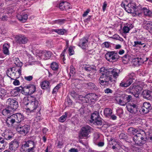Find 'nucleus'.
Wrapping results in <instances>:
<instances>
[{
  "label": "nucleus",
  "instance_id": "1",
  "mask_svg": "<svg viewBox=\"0 0 152 152\" xmlns=\"http://www.w3.org/2000/svg\"><path fill=\"white\" fill-rule=\"evenodd\" d=\"M16 66L12 68H10L7 72V75L11 79L14 80L18 78L21 75V68L23 65L22 63L18 58L16 59L14 61Z\"/></svg>",
  "mask_w": 152,
  "mask_h": 152
},
{
  "label": "nucleus",
  "instance_id": "2",
  "mask_svg": "<svg viewBox=\"0 0 152 152\" xmlns=\"http://www.w3.org/2000/svg\"><path fill=\"white\" fill-rule=\"evenodd\" d=\"M106 69L102 67L100 69V73L102 74L99 79V83L102 85H110L114 84V80L112 77L105 72Z\"/></svg>",
  "mask_w": 152,
  "mask_h": 152
},
{
  "label": "nucleus",
  "instance_id": "3",
  "mask_svg": "<svg viewBox=\"0 0 152 152\" xmlns=\"http://www.w3.org/2000/svg\"><path fill=\"white\" fill-rule=\"evenodd\" d=\"M121 6L128 13H134L136 15H137L140 12V6L139 5L137 6L134 2H132L127 5H126L124 2H122Z\"/></svg>",
  "mask_w": 152,
  "mask_h": 152
},
{
  "label": "nucleus",
  "instance_id": "4",
  "mask_svg": "<svg viewBox=\"0 0 152 152\" xmlns=\"http://www.w3.org/2000/svg\"><path fill=\"white\" fill-rule=\"evenodd\" d=\"M140 133L137 134L132 138L135 144L139 146H142L145 144L147 140L146 133L143 131Z\"/></svg>",
  "mask_w": 152,
  "mask_h": 152
},
{
  "label": "nucleus",
  "instance_id": "5",
  "mask_svg": "<svg viewBox=\"0 0 152 152\" xmlns=\"http://www.w3.org/2000/svg\"><path fill=\"white\" fill-rule=\"evenodd\" d=\"M36 143L33 141L29 140L23 143L20 148V152H34Z\"/></svg>",
  "mask_w": 152,
  "mask_h": 152
},
{
  "label": "nucleus",
  "instance_id": "6",
  "mask_svg": "<svg viewBox=\"0 0 152 152\" xmlns=\"http://www.w3.org/2000/svg\"><path fill=\"white\" fill-rule=\"evenodd\" d=\"M92 130L93 129L88 125L82 127L79 134V137L81 139L84 137H88V135L91 133Z\"/></svg>",
  "mask_w": 152,
  "mask_h": 152
},
{
  "label": "nucleus",
  "instance_id": "7",
  "mask_svg": "<svg viewBox=\"0 0 152 152\" xmlns=\"http://www.w3.org/2000/svg\"><path fill=\"white\" fill-rule=\"evenodd\" d=\"M31 99H30V101L27 106V110L30 111H33L37 109L40 105L38 99L35 98L31 96Z\"/></svg>",
  "mask_w": 152,
  "mask_h": 152
},
{
  "label": "nucleus",
  "instance_id": "8",
  "mask_svg": "<svg viewBox=\"0 0 152 152\" xmlns=\"http://www.w3.org/2000/svg\"><path fill=\"white\" fill-rule=\"evenodd\" d=\"M98 95L94 93H91L86 95L84 97H83L82 95H80L79 97L80 100L86 103H89L90 101L92 102V100H94V101L98 100Z\"/></svg>",
  "mask_w": 152,
  "mask_h": 152
},
{
  "label": "nucleus",
  "instance_id": "9",
  "mask_svg": "<svg viewBox=\"0 0 152 152\" xmlns=\"http://www.w3.org/2000/svg\"><path fill=\"white\" fill-rule=\"evenodd\" d=\"M106 70L105 72L112 77V79H113L114 82L115 83L117 78L119 76L120 72V69L116 68H111L107 69Z\"/></svg>",
  "mask_w": 152,
  "mask_h": 152
},
{
  "label": "nucleus",
  "instance_id": "10",
  "mask_svg": "<svg viewBox=\"0 0 152 152\" xmlns=\"http://www.w3.org/2000/svg\"><path fill=\"white\" fill-rule=\"evenodd\" d=\"M28 41V39L26 37L20 34L15 36L13 42L14 43L18 45L22 44H25Z\"/></svg>",
  "mask_w": 152,
  "mask_h": 152
},
{
  "label": "nucleus",
  "instance_id": "11",
  "mask_svg": "<svg viewBox=\"0 0 152 152\" xmlns=\"http://www.w3.org/2000/svg\"><path fill=\"white\" fill-rule=\"evenodd\" d=\"M36 88V86L32 84L25 86L24 87L23 94L25 95L31 94L35 92Z\"/></svg>",
  "mask_w": 152,
  "mask_h": 152
},
{
  "label": "nucleus",
  "instance_id": "12",
  "mask_svg": "<svg viewBox=\"0 0 152 152\" xmlns=\"http://www.w3.org/2000/svg\"><path fill=\"white\" fill-rule=\"evenodd\" d=\"M105 58L108 61L112 62L113 60L116 61L119 58L117 53L115 51L108 52L105 55Z\"/></svg>",
  "mask_w": 152,
  "mask_h": 152
},
{
  "label": "nucleus",
  "instance_id": "13",
  "mask_svg": "<svg viewBox=\"0 0 152 152\" xmlns=\"http://www.w3.org/2000/svg\"><path fill=\"white\" fill-rule=\"evenodd\" d=\"M17 131L22 134L26 135L30 129V126L28 125L23 126L20 124H18L16 127Z\"/></svg>",
  "mask_w": 152,
  "mask_h": 152
},
{
  "label": "nucleus",
  "instance_id": "14",
  "mask_svg": "<svg viewBox=\"0 0 152 152\" xmlns=\"http://www.w3.org/2000/svg\"><path fill=\"white\" fill-rule=\"evenodd\" d=\"M8 109L12 110H15L18 107V102L11 98H9L6 102Z\"/></svg>",
  "mask_w": 152,
  "mask_h": 152
},
{
  "label": "nucleus",
  "instance_id": "15",
  "mask_svg": "<svg viewBox=\"0 0 152 152\" xmlns=\"http://www.w3.org/2000/svg\"><path fill=\"white\" fill-rule=\"evenodd\" d=\"M126 107L130 113H135L138 111L137 106L133 103L128 104Z\"/></svg>",
  "mask_w": 152,
  "mask_h": 152
},
{
  "label": "nucleus",
  "instance_id": "16",
  "mask_svg": "<svg viewBox=\"0 0 152 152\" xmlns=\"http://www.w3.org/2000/svg\"><path fill=\"white\" fill-rule=\"evenodd\" d=\"M142 108V111L144 114L147 113L152 109L150 103L147 102L143 103Z\"/></svg>",
  "mask_w": 152,
  "mask_h": 152
},
{
  "label": "nucleus",
  "instance_id": "17",
  "mask_svg": "<svg viewBox=\"0 0 152 152\" xmlns=\"http://www.w3.org/2000/svg\"><path fill=\"white\" fill-rule=\"evenodd\" d=\"M15 118L13 115L6 118L5 121L8 126H13L14 124L16 123Z\"/></svg>",
  "mask_w": 152,
  "mask_h": 152
},
{
  "label": "nucleus",
  "instance_id": "18",
  "mask_svg": "<svg viewBox=\"0 0 152 152\" xmlns=\"http://www.w3.org/2000/svg\"><path fill=\"white\" fill-rule=\"evenodd\" d=\"M19 146V143L18 142L16 141H13L9 143V148L10 151L13 152L17 150Z\"/></svg>",
  "mask_w": 152,
  "mask_h": 152
},
{
  "label": "nucleus",
  "instance_id": "19",
  "mask_svg": "<svg viewBox=\"0 0 152 152\" xmlns=\"http://www.w3.org/2000/svg\"><path fill=\"white\" fill-rule=\"evenodd\" d=\"M39 56L43 57L44 59L47 60L50 58L51 56V53L50 51L45 50L41 51L39 53Z\"/></svg>",
  "mask_w": 152,
  "mask_h": 152
},
{
  "label": "nucleus",
  "instance_id": "20",
  "mask_svg": "<svg viewBox=\"0 0 152 152\" xmlns=\"http://www.w3.org/2000/svg\"><path fill=\"white\" fill-rule=\"evenodd\" d=\"M88 39L86 38H83L80 39L78 46L83 49H85L87 46V42Z\"/></svg>",
  "mask_w": 152,
  "mask_h": 152
},
{
  "label": "nucleus",
  "instance_id": "21",
  "mask_svg": "<svg viewBox=\"0 0 152 152\" xmlns=\"http://www.w3.org/2000/svg\"><path fill=\"white\" fill-rule=\"evenodd\" d=\"M2 135L4 137V139L6 140H10L12 139V134L11 132H10L8 130H6L4 132L2 133Z\"/></svg>",
  "mask_w": 152,
  "mask_h": 152
},
{
  "label": "nucleus",
  "instance_id": "22",
  "mask_svg": "<svg viewBox=\"0 0 152 152\" xmlns=\"http://www.w3.org/2000/svg\"><path fill=\"white\" fill-rule=\"evenodd\" d=\"M117 103L119 104L122 106H125L126 104V101L125 97L124 95L117 98L116 99Z\"/></svg>",
  "mask_w": 152,
  "mask_h": 152
},
{
  "label": "nucleus",
  "instance_id": "23",
  "mask_svg": "<svg viewBox=\"0 0 152 152\" xmlns=\"http://www.w3.org/2000/svg\"><path fill=\"white\" fill-rule=\"evenodd\" d=\"M143 130L139 128H135L133 127H130L128 130V132L130 134H134L135 133L138 134L142 132L143 131Z\"/></svg>",
  "mask_w": 152,
  "mask_h": 152
},
{
  "label": "nucleus",
  "instance_id": "24",
  "mask_svg": "<svg viewBox=\"0 0 152 152\" xmlns=\"http://www.w3.org/2000/svg\"><path fill=\"white\" fill-rule=\"evenodd\" d=\"M132 83V79H129L126 80V82L122 80L120 83L119 86L123 87H127L129 86Z\"/></svg>",
  "mask_w": 152,
  "mask_h": 152
},
{
  "label": "nucleus",
  "instance_id": "25",
  "mask_svg": "<svg viewBox=\"0 0 152 152\" xmlns=\"http://www.w3.org/2000/svg\"><path fill=\"white\" fill-rule=\"evenodd\" d=\"M129 89L131 91H135L138 93H140L142 91V87L140 85L134 86H130Z\"/></svg>",
  "mask_w": 152,
  "mask_h": 152
},
{
  "label": "nucleus",
  "instance_id": "26",
  "mask_svg": "<svg viewBox=\"0 0 152 152\" xmlns=\"http://www.w3.org/2000/svg\"><path fill=\"white\" fill-rule=\"evenodd\" d=\"M17 18L20 21L24 22L28 18V15L24 13H20L17 15Z\"/></svg>",
  "mask_w": 152,
  "mask_h": 152
},
{
  "label": "nucleus",
  "instance_id": "27",
  "mask_svg": "<svg viewBox=\"0 0 152 152\" xmlns=\"http://www.w3.org/2000/svg\"><path fill=\"white\" fill-rule=\"evenodd\" d=\"M151 92L148 90H144L142 93V97L147 99H149L151 98Z\"/></svg>",
  "mask_w": 152,
  "mask_h": 152
},
{
  "label": "nucleus",
  "instance_id": "28",
  "mask_svg": "<svg viewBox=\"0 0 152 152\" xmlns=\"http://www.w3.org/2000/svg\"><path fill=\"white\" fill-rule=\"evenodd\" d=\"M140 8V12L137 15L140 16L142 12H143L145 15L150 16L151 12L146 8H142L140 6H139Z\"/></svg>",
  "mask_w": 152,
  "mask_h": 152
},
{
  "label": "nucleus",
  "instance_id": "29",
  "mask_svg": "<svg viewBox=\"0 0 152 152\" xmlns=\"http://www.w3.org/2000/svg\"><path fill=\"white\" fill-rule=\"evenodd\" d=\"M99 117V113L98 112L95 111L91 114V119L90 120V121L92 123Z\"/></svg>",
  "mask_w": 152,
  "mask_h": 152
},
{
  "label": "nucleus",
  "instance_id": "30",
  "mask_svg": "<svg viewBox=\"0 0 152 152\" xmlns=\"http://www.w3.org/2000/svg\"><path fill=\"white\" fill-rule=\"evenodd\" d=\"M13 115L15 118V120L17 123L20 122L23 120V117L21 114L18 113L16 115L13 114Z\"/></svg>",
  "mask_w": 152,
  "mask_h": 152
},
{
  "label": "nucleus",
  "instance_id": "31",
  "mask_svg": "<svg viewBox=\"0 0 152 152\" xmlns=\"http://www.w3.org/2000/svg\"><path fill=\"white\" fill-rule=\"evenodd\" d=\"M3 52L6 55H9V48L10 47V44L8 43H5L3 46Z\"/></svg>",
  "mask_w": 152,
  "mask_h": 152
},
{
  "label": "nucleus",
  "instance_id": "32",
  "mask_svg": "<svg viewBox=\"0 0 152 152\" xmlns=\"http://www.w3.org/2000/svg\"><path fill=\"white\" fill-rule=\"evenodd\" d=\"M7 143L5 139L2 137H0V150L4 149L7 145Z\"/></svg>",
  "mask_w": 152,
  "mask_h": 152
},
{
  "label": "nucleus",
  "instance_id": "33",
  "mask_svg": "<svg viewBox=\"0 0 152 152\" xmlns=\"http://www.w3.org/2000/svg\"><path fill=\"white\" fill-rule=\"evenodd\" d=\"M144 26L145 28L148 30H152V22L146 21L144 22Z\"/></svg>",
  "mask_w": 152,
  "mask_h": 152
},
{
  "label": "nucleus",
  "instance_id": "34",
  "mask_svg": "<svg viewBox=\"0 0 152 152\" xmlns=\"http://www.w3.org/2000/svg\"><path fill=\"white\" fill-rule=\"evenodd\" d=\"M50 83L47 80L42 82L41 84V87L43 89H45L49 88Z\"/></svg>",
  "mask_w": 152,
  "mask_h": 152
},
{
  "label": "nucleus",
  "instance_id": "35",
  "mask_svg": "<svg viewBox=\"0 0 152 152\" xmlns=\"http://www.w3.org/2000/svg\"><path fill=\"white\" fill-rule=\"evenodd\" d=\"M133 28V26L132 24L129 26H124L122 29L123 32L125 34L127 33H128L129 31Z\"/></svg>",
  "mask_w": 152,
  "mask_h": 152
},
{
  "label": "nucleus",
  "instance_id": "36",
  "mask_svg": "<svg viewBox=\"0 0 152 152\" xmlns=\"http://www.w3.org/2000/svg\"><path fill=\"white\" fill-rule=\"evenodd\" d=\"M112 113V110L110 108H106L104 110V115L107 117L110 116Z\"/></svg>",
  "mask_w": 152,
  "mask_h": 152
},
{
  "label": "nucleus",
  "instance_id": "37",
  "mask_svg": "<svg viewBox=\"0 0 152 152\" xmlns=\"http://www.w3.org/2000/svg\"><path fill=\"white\" fill-rule=\"evenodd\" d=\"M87 85L88 88L90 89L94 90H96L98 89L97 86L93 83L90 82L87 83Z\"/></svg>",
  "mask_w": 152,
  "mask_h": 152
},
{
  "label": "nucleus",
  "instance_id": "38",
  "mask_svg": "<svg viewBox=\"0 0 152 152\" xmlns=\"http://www.w3.org/2000/svg\"><path fill=\"white\" fill-rule=\"evenodd\" d=\"M84 69L87 71H91L96 70L95 67L93 65H87L85 66Z\"/></svg>",
  "mask_w": 152,
  "mask_h": 152
},
{
  "label": "nucleus",
  "instance_id": "39",
  "mask_svg": "<svg viewBox=\"0 0 152 152\" xmlns=\"http://www.w3.org/2000/svg\"><path fill=\"white\" fill-rule=\"evenodd\" d=\"M6 91L5 89L0 88V98L1 99H3L6 96Z\"/></svg>",
  "mask_w": 152,
  "mask_h": 152
},
{
  "label": "nucleus",
  "instance_id": "40",
  "mask_svg": "<svg viewBox=\"0 0 152 152\" xmlns=\"http://www.w3.org/2000/svg\"><path fill=\"white\" fill-rule=\"evenodd\" d=\"M146 60L145 61H144L143 58H141V57H137L134 58L135 60V61H137L138 64H140L144 63V61H146L148 60V58H146Z\"/></svg>",
  "mask_w": 152,
  "mask_h": 152
},
{
  "label": "nucleus",
  "instance_id": "41",
  "mask_svg": "<svg viewBox=\"0 0 152 152\" xmlns=\"http://www.w3.org/2000/svg\"><path fill=\"white\" fill-rule=\"evenodd\" d=\"M50 67L51 69L53 70H56L58 68V64L55 62H53L51 63Z\"/></svg>",
  "mask_w": 152,
  "mask_h": 152
},
{
  "label": "nucleus",
  "instance_id": "42",
  "mask_svg": "<svg viewBox=\"0 0 152 152\" xmlns=\"http://www.w3.org/2000/svg\"><path fill=\"white\" fill-rule=\"evenodd\" d=\"M11 110L7 108L3 110L2 111V114L4 116L9 115L10 113Z\"/></svg>",
  "mask_w": 152,
  "mask_h": 152
},
{
  "label": "nucleus",
  "instance_id": "43",
  "mask_svg": "<svg viewBox=\"0 0 152 152\" xmlns=\"http://www.w3.org/2000/svg\"><path fill=\"white\" fill-rule=\"evenodd\" d=\"M31 97H26L24 98L23 100V103L25 105H27V106H28V104L29 103V102L30 101V99H31Z\"/></svg>",
  "mask_w": 152,
  "mask_h": 152
},
{
  "label": "nucleus",
  "instance_id": "44",
  "mask_svg": "<svg viewBox=\"0 0 152 152\" xmlns=\"http://www.w3.org/2000/svg\"><path fill=\"white\" fill-rule=\"evenodd\" d=\"M54 31L57 33L63 35L66 32V30L64 29H56L53 30Z\"/></svg>",
  "mask_w": 152,
  "mask_h": 152
},
{
  "label": "nucleus",
  "instance_id": "45",
  "mask_svg": "<svg viewBox=\"0 0 152 152\" xmlns=\"http://www.w3.org/2000/svg\"><path fill=\"white\" fill-rule=\"evenodd\" d=\"M92 123L97 125H101L102 124V121L101 118L99 117Z\"/></svg>",
  "mask_w": 152,
  "mask_h": 152
},
{
  "label": "nucleus",
  "instance_id": "46",
  "mask_svg": "<svg viewBox=\"0 0 152 152\" xmlns=\"http://www.w3.org/2000/svg\"><path fill=\"white\" fill-rule=\"evenodd\" d=\"M60 84H58L53 89L52 94H56L58 89L60 88Z\"/></svg>",
  "mask_w": 152,
  "mask_h": 152
},
{
  "label": "nucleus",
  "instance_id": "47",
  "mask_svg": "<svg viewBox=\"0 0 152 152\" xmlns=\"http://www.w3.org/2000/svg\"><path fill=\"white\" fill-rule=\"evenodd\" d=\"M64 7V10H68L70 9L71 5L70 4L67 2H65Z\"/></svg>",
  "mask_w": 152,
  "mask_h": 152
},
{
  "label": "nucleus",
  "instance_id": "48",
  "mask_svg": "<svg viewBox=\"0 0 152 152\" xmlns=\"http://www.w3.org/2000/svg\"><path fill=\"white\" fill-rule=\"evenodd\" d=\"M124 96L125 97L126 101V103L128 102H129L132 99V96L131 95H124Z\"/></svg>",
  "mask_w": 152,
  "mask_h": 152
},
{
  "label": "nucleus",
  "instance_id": "49",
  "mask_svg": "<svg viewBox=\"0 0 152 152\" xmlns=\"http://www.w3.org/2000/svg\"><path fill=\"white\" fill-rule=\"evenodd\" d=\"M15 89L18 93L20 91L21 93L23 94V91H24V87H22L21 86H20L18 87H16L15 88Z\"/></svg>",
  "mask_w": 152,
  "mask_h": 152
},
{
  "label": "nucleus",
  "instance_id": "50",
  "mask_svg": "<svg viewBox=\"0 0 152 152\" xmlns=\"http://www.w3.org/2000/svg\"><path fill=\"white\" fill-rule=\"evenodd\" d=\"M130 92L132 94H133V95L136 98H139V95L140 93H138L135 91H131V90H130Z\"/></svg>",
  "mask_w": 152,
  "mask_h": 152
},
{
  "label": "nucleus",
  "instance_id": "51",
  "mask_svg": "<svg viewBox=\"0 0 152 152\" xmlns=\"http://www.w3.org/2000/svg\"><path fill=\"white\" fill-rule=\"evenodd\" d=\"M65 104L68 106H71L72 104V102L69 98H67L65 101Z\"/></svg>",
  "mask_w": 152,
  "mask_h": 152
},
{
  "label": "nucleus",
  "instance_id": "52",
  "mask_svg": "<svg viewBox=\"0 0 152 152\" xmlns=\"http://www.w3.org/2000/svg\"><path fill=\"white\" fill-rule=\"evenodd\" d=\"M135 74L134 73H129L128 75L129 79H132V82H133V80H134V78H133Z\"/></svg>",
  "mask_w": 152,
  "mask_h": 152
},
{
  "label": "nucleus",
  "instance_id": "53",
  "mask_svg": "<svg viewBox=\"0 0 152 152\" xmlns=\"http://www.w3.org/2000/svg\"><path fill=\"white\" fill-rule=\"evenodd\" d=\"M65 21L64 19H59L56 20L55 23H56L61 24L64 23Z\"/></svg>",
  "mask_w": 152,
  "mask_h": 152
},
{
  "label": "nucleus",
  "instance_id": "54",
  "mask_svg": "<svg viewBox=\"0 0 152 152\" xmlns=\"http://www.w3.org/2000/svg\"><path fill=\"white\" fill-rule=\"evenodd\" d=\"M66 116L62 115L59 118L58 121L61 122H63L66 120Z\"/></svg>",
  "mask_w": 152,
  "mask_h": 152
},
{
  "label": "nucleus",
  "instance_id": "55",
  "mask_svg": "<svg viewBox=\"0 0 152 152\" xmlns=\"http://www.w3.org/2000/svg\"><path fill=\"white\" fill-rule=\"evenodd\" d=\"M100 137L98 133H95L94 134V141H96Z\"/></svg>",
  "mask_w": 152,
  "mask_h": 152
},
{
  "label": "nucleus",
  "instance_id": "56",
  "mask_svg": "<svg viewBox=\"0 0 152 152\" xmlns=\"http://www.w3.org/2000/svg\"><path fill=\"white\" fill-rule=\"evenodd\" d=\"M68 51L70 55H72L74 54V51L73 50L72 47H70L68 50Z\"/></svg>",
  "mask_w": 152,
  "mask_h": 152
},
{
  "label": "nucleus",
  "instance_id": "57",
  "mask_svg": "<svg viewBox=\"0 0 152 152\" xmlns=\"http://www.w3.org/2000/svg\"><path fill=\"white\" fill-rule=\"evenodd\" d=\"M64 4L65 2H63L60 3L59 4V8L61 10H64Z\"/></svg>",
  "mask_w": 152,
  "mask_h": 152
},
{
  "label": "nucleus",
  "instance_id": "58",
  "mask_svg": "<svg viewBox=\"0 0 152 152\" xmlns=\"http://www.w3.org/2000/svg\"><path fill=\"white\" fill-rule=\"evenodd\" d=\"M11 93L12 95L14 96H16L18 94V93L15 90V89L12 91L11 92Z\"/></svg>",
  "mask_w": 152,
  "mask_h": 152
},
{
  "label": "nucleus",
  "instance_id": "59",
  "mask_svg": "<svg viewBox=\"0 0 152 152\" xmlns=\"http://www.w3.org/2000/svg\"><path fill=\"white\" fill-rule=\"evenodd\" d=\"M33 76L31 75L24 77V79L27 81L31 80L33 79Z\"/></svg>",
  "mask_w": 152,
  "mask_h": 152
},
{
  "label": "nucleus",
  "instance_id": "60",
  "mask_svg": "<svg viewBox=\"0 0 152 152\" xmlns=\"http://www.w3.org/2000/svg\"><path fill=\"white\" fill-rule=\"evenodd\" d=\"M134 44L133 45L134 47H136L138 45H143L144 43H142L141 41H135L134 42Z\"/></svg>",
  "mask_w": 152,
  "mask_h": 152
},
{
  "label": "nucleus",
  "instance_id": "61",
  "mask_svg": "<svg viewBox=\"0 0 152 152\" xmlns=\"http://www.w3.org/2000/svg\"><path fill=\"white\" fill-rule=\"evenodd\" d=\"M70 72L72 74L75 73V69L72 65H71L70 67Z\"/></svg>",
  "mask_w": 152,
  "mask_h": 152
},
{
  "label": "nucleus",
  "instance_id": "62",
  "mask_svg": "<svg viewBox=\"0 0 152 152\" xmlns=\"http://www.w3.org/2000/svg\"><path fill=\"white\" fill-rule=\"evenodd\" d=\"M107 4L106 2V1L104 2L103 3V5L102 6V9H103V11L104 12V11L105 10L106 8V7L107 6Z\"/></svg>",
  "mask_w": 152,
  "mask_h": 152
},
{
  "label": "nucleus",
  "instance_id": "63",
  "mask_svg": "<svg viewBox=\"0 0 152 152\" xmlns=\"http://www.w3.org/2000/svg\"><path fill=\"white\" fill-rule=\"evenodd\" d=\"M112 91L110 89L108 88L104 90L105 93L108 94L110 93H112Z\"/></svg>",
  "mask_w": 152,
  "mask_h": 152
},
{
  "label": "nucleus",
  "instance_id": "64",
  "mask_svg": "<svg viewBox=\"0 0 152 152\" xmlns=\"http://www.w3.org/2000/svg\"><path fill=\"white\" fill-rule=\"evenodd\" d=\"M13 84L15 86L18 85L20 84V82L18 80L15 79L13 82Z\"/></svg>",
  "mask_w": 152,
  "mask_h": 152
}]
</instances>
